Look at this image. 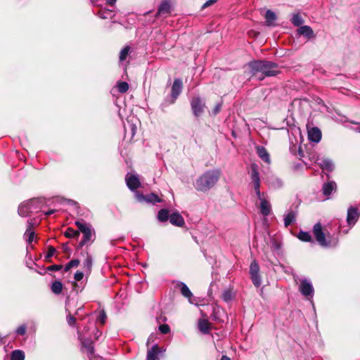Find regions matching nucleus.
<instances>
[{"instance_id":"1","label":"nucleus","mask_w":360,"mask_h":360,"mask_svg":"<svg viewBox=\"0 0 360 360\" xmlns=\"http://www.w3.org/2000/svg\"><path fill=\"white\" fill-rule=\"evenodd\" d=\"M248 65L250 69L252 75L262 73V77H259L260 80L263 79L265 77H273L279 73L278 64L269 60H254L250 62Z\"/></svg>"},{"instance_id":"2","label":"nucleus","mask_w":360,"mask_h":360,"mask_svg":"<svg viewBox=\"0 0 360 360\" xmlns=\"http://www.w3.org/2000/svg\"><path fill=\"white\" fill-rule=\"evenodd\" d=\"M220 176L219 169L207 170L196 179L194 187L198 191L207 192L217 184Z\"/></svg>"},{"instance_id":"3","label":"nucleus","mask_w":360,"mask_h":360,"mask_svg":"<svg viewBox=\"0 0 360 360\" xmlns=\"http://www.w3.org/2000/svg\"><path fill=\"white\" fill-rule=\"evenodd\" d=\"M313 233L318 243L323 248H335L338 243V238L330 234H326L320 223H316L313 227Z\"/></svg>"},{"instance_id":"4","label":"nucleus","mask_w":360,"mask_h":360,"mask_svg":"<svg viewBox=\"0 0 360 360\" xmlns=\"http://www.w3.org/2000/svg\"><path fill=\"white\" fill-rule=\"evenodd\" d=\"M75 225L77 226L79 231L83 233V238L77 247V250H79L84 245H88L94 241L92 227L89 224L86 223L84 220L76 221Z\"/></svg>"},{"instance_id":"5","label":"nucleus","mask_w":360,"mask_h":360,"mask_svg":"<svg viewBox=\"0 0 360 360\" xmlns=\"http://www.w3.org/2000/svg\"><path fill=\"white\" fill-rule=\"evenodd\" d=\"M299 290L303 296L309 300L312 298L314 294V289L311 281L306 278L300 280Z\"/></svg>"},{"instance_id":"6","label":"nucleus","mask_w":360,"mask_h":360,"mask_svg":"<svg viewBox=\"0 0 360 360\" xmlns=\"http://www.w3.org/2000/svg\"><path fill=\"white\" fill-rule=\"evenodd\" d=\"M250 275L252 283L257 288L262 284V278L259 274V266L256 260H253L250 266Z\"/></svg>"},{"instance_id":"7","label":"nucleus","mask_w":360,"mask_h":360,"mask_svg":"<svg viewBox=\"0 0 360 360\" xmlns=\"http://www.w3.org/2000/svg\"><path fill=\"white\" fill-rule=\"evenodd\" d=\"M191 107L193 115L198 117L203 113L205 103L200 96H195L191 100Z\"/></svg>"},{"instance_id":"8","label":"nucleus","mask_w":360,"mask_h":360,"mask_svg":"<svg viewBox=\"0 0 360 360\" xmlns=\"http://www.w3.org/2000/svg\"><path fill=\"white\" fill-rule=\"evenodd\" d=\"M183 89L182 80L179 78H176L174 80L172 91L170 103H174L179 96L181 94Z\"/></svg>"},{"instance_id":"9","label":"nucleus","mask_w":360,"mask_h":360,"mask_svg":"<svg viewBox=\"0 0 360 360\" xmlns=\"http://www.w3.org/2000/svg\"><path fill=\"white\" fill-rule=\"evenodd\" d=\"M135 196L136 200L140 202H146L154 205L156 204L157 202H161V199L154 193H150L144 195L143 194L140 193L139 192H136Z\"/></svg>"},{"instance_id":"10","label":"nucleus","mask_w":360,"mask_h":360,"mask_svg":"<svg viewBox=\"0 0 360 360\" xmlns=\"http://www.w3.org/2000/svg\"><path fill=\"white\" fill-rule=\"evenodd\" d=\"M315 162L319 165V167L322 169L325 172H331L335 169V165L333 162L328 158H317L315 160Z\"/></svg>"},{"instance_id":"11","label":"nucleus","mask_w":360,"mask_h":360,"mask_svg":"<svg viewBox=\"0 0 360 360\" xmlns=\"http://www.w3.org/2000/svg\"><path fill=\"white\" fill-rule=\"evenodd\" d=\"M125 181L127 187L131 191H135L136 188L141 186V182L138 175L127 174L125 177Z\"/></svg>"},{"instance_id":"12","label":"nucleus","mask_w":360,"mask_h":360,"mask_svg":"<svg viewBox=\"0 0 360 360\" xmlns=\"http://www.w3.org/2000/svg\"><path fill=\"white\" fill-rule=\"evenodd\" d=\"M165 352V349L158 347V344L153 345L148 349L146 360H159L158 355Z\"/></svg>"},{"instance_id":"13","label":"nucleus","mask_w":360,"mask_h":360,"mask_svg":"<svg viewBox=\"0 0 360 360\" xmlns=\"http://www.w3.org/2000/svg\"><path fill=\"white\" fill-rule=\"evenodd\" d=\"M359 217V212H358L357 208L354 207H350L348 208L347 214V222L349 226H354L356 223Z\"/></svg>"},{"instance_id":"14","label":"nucleus","mask_w":360,"mask_h":360,"mask_svg":"<svg viewBox=\"0 0 360 360\" xmlns=\"http://www.w3.org/2000/svg\"><path fill=\"white\" fill-rule=\"evenodd\" d=\"M171 12V6L169 0H162L158 6L155 17L168 15Z\"/></svg>"},{"instance_id":"15","label":"nucleus","mask_w":360,"mask_h":360,"mask_svg":"<svg viewBox=\"0 0 360 360\" xmlns=\"http://www.w3.org/2000/svg\"><path fill=\"white\" fill-rule=\"evenodd\" d=\"M125 136L129 134L130 139H133L136 133V125L133 122V118L127 119V123L124 124Z\"/></svg>"},{"instance_id":"16","label":"nucleus","mask_w":360,"mask_h":360,"mask_svg":"<svg viewBox=\"0 0 360 360\" xmlns=\"http://www.w3.org/2000/svg\"><path fill=\"white\" fill-rule=\"evenodd\" d=\"M322 137V134L319 128L316 127L308 129V139L309 141L319 143Z\"/></svg>"},{"instance_id":"17","label":"nucleus","mask_w":360,"mask_h":360,"mask_svg":"<svg viewBox=\"0 0 360 360\" xmlns=\"http://www.w3.org/2000/svg\"><path fill=\"white\" fill-rule=\"evenodd\" d=\"M297 216V210H290L283 216L284 226L288 227L296 221Z\"/></svg>"},{"instance_id":"18","label":"nucleus","mask_w":360,"mask_h":360,"mask_svg":"<svg viewBox=\"0 0 360 360\" xmlns=\"http://www.w3.org/2000/svg\"><path fill=\"white\" fill-rule=\"evenodd\" d=\"M176 286L180 290L181 295L184 297H186L191 304H193V301L192 300L193 293L191 292V291L190 290L188 287L186 285V284L184 283V282H178L176 284Z\"/></svg>"},{"instance_id":"19","label":"nucleus","mask_w":360,"mask_h":360,"mask_svg":"<svg viewBox=\"0 0 360 360\" xmlns=\"http://www.w3.org/2000/svg\"><path fill=\"white\" fill-rule=\"evenodd\" d=\"M26 202L29 205L30 210L32 213L38 212L43 205V201L39 198H33Z\"/></svg>"},{"instance_id":"20","label":"nucleus","mask_w":360,"mask_h":360,"mask_svg":"<svg viewBox=\"0 0 360 360\" xmlns=\"http://www.w3.org/2000/svg\"><path fill=\"white\" fill-rule=\"evenodd\" d=\"M297 32L300 35H303L308 39H312L315 37V34L314 33L313 30L309 25H302L299 27L297 30Z\"/></svg>"},{"instance_id":"21","label":"nucleus","mask_w":360,"mask_h":360,"mask_svg":"<svg viewBox=\"0 0 360 360\" xmlns=\"http://www.w3.org/2000/svg\"><path fill=\"white\" fill-rule=\"evenodd\" d=\"M170 223L176 226L182 227L184 225V219L182 216L178 213H172L169 217Z\"/></svg>"},{"instance_id":"22","label":"nucleus","mask_w":360,"mask_h":360,"mask_svg":"<svg viewBox=\"0 0 360 360\" xmlns=\"http://www.w3.org/2000/svg\"><path fill=\"white\" fill-rule=\"evenodd\" d=\"M260 200V212L262 215L268 216L271 213V206L268 200L261 196Z\"/></svg>"},{"instance_id":"23","label":"nucleus","mask_w":360,"mask_h":360,"mask_svg":"<svg viewBox=\"0 0 360 360\" xmlns=\"http://www.w3.org/2000/svg\"><path fill=\"white\" fill-rule=\"evenodd\" d=\"M81 254H82V255L85 257L84 261L83 262V267L84 269V271L86 273H90L91 268H92V264H93L92 257L89 254L88 252H85L84 253L82 252Z\"/></svg>"},{"instance_id":"24","label":"nucleus","mask_w":360,"mask_h":360,"mask_svg":"<svg viewBox=\"0 0 360 360\" xmlns=\"http://www.w3.org/2000/svg\"><path fill=\"white\" fill-rule=\"evenodd\" d=\"M336 187L337 186L335 181H331L325 183L322 187L323 194L325 196H329L333 191L336 190Z\"/></svg>"},{"instance_id":"25","label":"nucleus","mask_w":360,"mask_h":360,"mask_svg":"<svg viewBox=\"0 0 360 360\" xmlns=\"http://www.w3.org/2000/svg\"><path fill=\"white\" fill-rule=\"evenodd\" d=\"M256 149L258 156L265 162L269 164L271 162L270 156L266 148L264 146H258Z\"/></svg>"},{"instance_id":"26","label":"nucleus","mask_w":360,"mask_h":360,"mask_svg":"<svg viewBox=\"0 0 360 360\" xmlns=\"http://www.w3.org/2000/svg\"><path fill=\"white\" fill-rule=\"evenodd\" d=\"M18 214L20 217H27L31 212V210L29 209V205L27 202H22L18 207Z\"/></svg>"},{"instance_id":"27","label":"nucleus","mask_w":360,"mask_h":360,"mask_svg":"<svg viewBox=\"0 0 360 360\" xmlns=\"http://www.w3.org/2000/svg\"><path fill=\"white\" fill-rule=\"evenodd\" d=\"M98 16L102 19L112 18L115 14L112 10L101 8L97 13Z\"/></svg>"},{"instance_id":"28","label":"nucleus","mask_w":360,"mask_h":360,"mask_svg":"<svg viewBox=\"0 0 360 360\" xmlns=\"http://www.w3.org/2000/svg\"><path fill=\"white\" fill-rule=\"evenodd\" d=\"M198 329L203 334H208L210 333V323L206 319H200L198 321Z\"/></svg>"},{"instance_id":"29","label":"nucleus","mask_w":360,"mask_h":360,"mask_svg":"<svg viewBox=\"0 0 360 360\" xmlns=\"http://www.w3.org/2000/svg\"><path fill=\"white\" fill-rule=\"evenodd\" d=\"M28 223V227L25 231V233H24V238L26 240V241L30 244L32 243L33 240H34V232L33 231L31 230V223L30 221L27 222Z\"/></svg>"},{"instance_id":"30","label":"nucleus","mask_w":360,"mask_h":360,"mask_svg":"<svg viewBox=\"0 0 360 360\" xmlns=\"http://www.w3.org/2000/svg\"><path fill=\"white\" fill-rule=\"evenodd\" d=\"M82 347L85 348L89 355H93L94 352V347L93 342L91 340L86 339L82 342Z\"/></svg>"},{"instance_id":"31","label":"nucleus","mask_w":360,"mask_h":360,"mask_svg":"<svg viewBox=\"0 0 360 360\" xmlns=\"http://www.w3.org/2000/svg\"><path fill=\"white\" fill-rule=\"evenodd\" d=\"M266 23L268 26H273L274 21L276 20V15L274 12L267 10L265 14Z\"/></svg>"},{"instance_id":"32","label":"nucleus","mask_w":360,"mask_h":360,"mask_svg":"<svg viewBox=\"0 0 360 360\" xmlns=\"http://www.w3.org/2000/svg\"><path fill=\"white\" fill-rule=\"evenodd\" d=\"M169 213L167 209H161L158 213V219L160 222H165L169 219Z\"/></svg>"},{"instance_id":"33","label":"nucleus","mask_w":360,"mask_h":360,"mask_svg":"<svg viewBox=\"0 0 360 360\" xmlns=\"http://www.w3.org/2000/svg\"><path fill=\"white\" fill-rule=\"evenodd\" d=\"M51 291L56 295H60L63 290V283L60 281H55L51 285Z\"/></svg>"},{"instance_id":"34","label":"nucleus","mask_w":360,"mask_h":360,"mask_svg":"<svg viewBox=\"0 0 360 360\" xmlns=\"http://www.w3.org/2000/svg\"><path fill=\"white\" fill-rule=\"evenodd\" d=\"M25 356L22 350L15 349L11 352V360H25Z\"/></svg>"},{"instance_id":"35","label":"nucleus","mask_w":360,"mask_h":360,"mask_svg":"<svg viewBox=\"0 0 360 360\" xmlns=\"http://www.w3.org/2000/svg\"><path fill=\"white\" fill-rule=\"evenodd\" d=\"M290 21L296 27H300L304 23V20L299 13L292 14Z\"/></svg>"},{"instance_id":"36","label":"nucleus","mask_w":360,"mask_h":360,"mask_svg":"<svg viewBox=\"0 0 360 360\" xmlns=\"http://www.w3.org/2000/svg\"><path fill=\"white\" fill-rule=\"evenodd\" d=\"M251 179L252 183L260 181L259 174L256 165L251 166Z\"/></svg>"},{"instance_id":"37","label":"nucleus","mask_w":360,"mask_h":360,"mask_svg":"<svg viewBox=\"0 0 360 360\" xmlns=\"http://www.w3.org/2000/svg\"><path fill=\"white\" fill-rule=\"evenodd\" d=\"M64 236L68 238H78L79 236V231L75 230L72 228H68L64 233Z\"/></svg>"},{"instance_id":"38","label":"nucleus","mask_w":360,"mask_h":360,"mask_svg":"<svg viewBox=\"0 0 360 360\" xmlns=\"http://www.w3.org/2000/svg\"><path fill=\"white\" fill-rule=\"evenodd\" d=\"M297 238L303 242L311 241V236L307 231H300L297 234Z\"/></svg>"},{"instance_id":"39","label":"nucleus","mask_w":360,"mask_h":360,"mask_svg":"<svg viewBox=\"0 0 360 360\" xmlns=\"http://www.w3.org/2000/svg\"><path fill=\"white\" fill-rule=\"evenodd\" d=\"M118 91L121 94L126 93L129 90V84L126 82H119L117 84Z\"/></svg>"},{"instance_id":"40","label":"nucleus","mask_w":360,"mask_h":360,"mask_svg":"<svg viewBox=\"0 0 360 360\" xmlns=\"http://www.w3.org/2000/svg\"><path fill=\"white\" fill-rule=\"evenodd\" d=\"M79 264V260L77 259H74L70 260L68 263L65 265L64 271L65 272L68 271L71 268L76 267Z\"/></svg>"},{"instance_id":"41","label":"nucleus","mask_w":360,"mask_h":360,"mask_svg":"<svg viewBox=\"0 0 360 360\" xmlns=\"http://www.w3.org/2000/svg\"><path fill=\"white\" fill-rule=\"evenodd\" d=\"M129 51H130V47L128 46H125L124 48H123L121 50L120 53V61H124V60H126L127 56L129 53Z\"/></svg>"},{"instance_id":"42","label":"nucleus","mask_w":360,"mask_h":360,"mask_svg":"<svg viewBox=\"0 0 360 360\" xmlns=\"http://www.w3.org/2000/svg\"><path fill=\"white\" fill-rule=\"evenodd\" d=\"M27 326L25 324H22L19 326L15 333L17 335H24L26 333Z\"/></svg>"},{"instance_id":"43","label":"nucleus","mask_w":360,"mask_h":360,"mask_svg":"<svg viewBox=\"0 0 360 360\" xmlns=\"http://www.w3.org/2000/svg\"><path fill=\"white\" fill-rule=\"evenodd\" d=\"M107 319L106 313L104 310H101L99 312V315L97 318V321H99L102 325H103L105 323Z\"/></svg>"},{"instance_id":"44","label":"nucleus","mask_w":360,"mask_h":360,"mask_svg":"<svg viewBox=\"0 0 360 360\" xmlns=\"http://www.w3.org/2000/svg\"><path fill=\"white\" fill-rule=\"evenodd\" d=\"M254 189L255 191L256 195L258 198V199H261V196H262V193L260 192L259 187H260V181L253 183Z\"/></svg>"},{"instance_id":"45","label":"nucleus","mask_w":360,"mask_h":360,"mask_svg":"<svg viewBox=\"0 0 360 360\" xmlns=\"http://www.w3.org/2000/svg\"><path fill=\"white\" fill-rule=\"evenodd\" d=\"M159 330L162 334H167L170 330V328L167 324H162L159 326Z\"/></svg>"},{"instance_id":"46","label":"nucleus","mask_w":360,"mask_h":360,"mask_svg":"<svg viewBox=\"0 0 360 360\" xmlns=\"http://www.w3.org/2000/svg\"><path fill=\"white\" fill-rule=\"evenodd\" d=\"M67 322L68 323L69 326H75V323L76 322V319L72 316L70 314H69L68 316H67Z\"/></svg>"},{"instance_id":"47","label":"nucleus","mask_w":360,"mask_h":360,"mask_svg":"<svg viewBox=\"0 0 360 360\" xmlns=\"http://www.w3.org/2000/svg\"><path fill=\"white\" fill-rule=\"evenodd\" d=\"M56 252V249L53 246L49 247L48 252L46 255V259L51 258Z\"/></svg>"},{"instance_id":"48","label":"nucleus","mask_w":360,"mask_h":360,"mask_svg":"<svg viewBox=\"0 0 360 360\" xmlns=\"http://www.w3.org/2000/svg\"><path fill=\"white\" fill-rule=\"evenodd\" d=\"M224 300L228 302L231 300V294L229 291H224L222 295Z\"/></svg>"},{"instance_id":"49","label":"nucleus","mask_w":360,"mask_h":360,"mask_svg":"<svg viewBox=\"0 0 360 360\" xmlns=\"http://www.w3.org/2000/svg\"><path fill=\"white\" fill-rule=\"evenodd\" d=\"M221 105H222L221 103H217L215 105V107L212 110V114L214 115H216L219 112V111L221 110Z\"/></svg>"},{"instance_id":"50","label":"nucleus","mask_w":360,"mask_h":360,"mask_svg":"<svg viewBox=\"0 0 360 360\" xmlns=\"http://www.w3.org/2000/svg\"><path fill=\"white\" fill-rule=\"evenodd\" d=\"M170 98H171V96L170 97H168V98H166L164 101L161 104V108L163 109L165 108H167V106H169V105H172V103H170Z\"/></svg>"},{"instance_id":"51","label":"nucleus","mask_w":360,"mask_h":360,"mask_svg":"<svg viewBox=\"0 0 360 360\" xmlns=\"http://www.w3.org/2000/svg\"><path fill=\"white\" fill-rule=\"evenodd\" d=\"M62 268H63L62 265L54 264V265H51V266H49L47 268V269L49 271H58V270H60Z\"/></svg>"},{"instance_id":"52","label":"nucleus","mask_w":360,"mask_h":360,"mask_svg":"<svg viewBox=\"0 0 360 360\" xmlns=\"http://www.w3.org/2000/svg\"><path fill=\"white\" fill-rule=\"evenodd\" d=\"M84 277V273L82 271H77L75 274L74 278L76 281H81Z\"/></svg>"},{"instance_id":"53","label":"nucleus","mask_w":360,"mask_h":360,"mask_svg":"<svg viewBox=\"0 0 360 360\" xmlns=\"http://www.w3.org/2000/svg\"><path fill=\"white\" fill-rule=\"evenodd\" d=\"M217 0H208L202 6V8H207L212 4H214Z\"/></svg>"},{"instance_id":"54","label":"nucleus","mask_w":360,"mask_h":360,"mask_svg":"<svg viewBox=\"0 0 360 360\" xmlns=\"http://www.w3.org/2000/svg\"><path fill=\"white\" fill-rule=\"evenodd\" d=\"M102 335L101 331H100L98 329L96 330V333L94 334V338L96 340H98L99 337Z\"/></svg>"},{"instance_id":"55","label":"nucleus","mask_w":360,"mask_h":360,"mask_svg":"<svg viewBox=\"0 0 360 360\" xmlns=\"http://www.w3.org/2000/svg\"><path fill=\"white\" fill-rule=\"evenodd\" d=\"M63 250L65 252H69L70 251L69 247H68V243H65L63 245Z\"/></svg>"},{"instance_id":"56","label":"nucleus","mask_w":360,"mask_h":360,"mask_svg":"<svg viewBox=\"0 0 360 360\" xmlns=\"http://www.w3.org/2000/svg\"><path fill=\"white\" fill-rule=\"evenodd\" d=\"M65 201L69 204V205H77V202L72 200H70V199H66L65 200Z\"/></svg>"},{"instance_id":"57","label":"nucleus","mask_w":360,"mask_h":360,"mask_svg":"<svg viewBox=\"0 0 360 360\" xmlns=\"http://www.w3.org/2000/svg\"><path fill=\"white\" fill-rule=\"evenodd\" d=\"M55 212H56V210H50L46 212L44 214H45V215L49 216V215H51L52 214H54Z\"/></svg>"},{"instance_id":"58","label":"nucleus","mask_w":360,"mask_h":360,"mask_svg":"<svg viewBox=\"0 0 360 360\" xmlns=\"http://www.w3.org/2000/svg\"><path fill=\"white\" fill-rule=\"evenodd\" d=\"M117 0H106L108 4L113 6L116 3Z\"/></svg>"},{"instance_id":"59","label":"nucleus","mask_w":360,"mask_h":360,"mask_svg":"<svg viewBox=\"0 0 360 360\" xmlns=\"http://www.w3.org/2000/svg\"><path fill=\"white\" fill-rule=\"evenodd\" d=\"M92 4L95 6H98L99 4H98V1L97 0H91Z\"/></svg>"},{"instance_id":"60","label":"nucleus","mask_w":360,"mask_h":360,"mask_svg":"<svg viewBox=\"0 0 360 360\" xmlns=\"http://www.w3.org/2000/svg\"><path fill=\"white\" fill-rule=\"evenodd\" d=\"M221 360H231V359L226 355H223L221 358Z\"/></svg>"},{"instance_id":"61","label":"nucleus","mask_w":360,"mask_h":360,"mask_svg":"<svg viewBox=\"0 0 360 360\" xmlns=\"http://www.w3.org/2000/svg\"><path fill=\"white\" fill-rule=\"evenodd\" d=\"M152 339H153V335H150V336L148 338V341H147V345H149V342H150V340H152Z\"/></svg>"},{"instance_id":"62","label":"nucleus","mask_w":360,"mask_h":360,"mask_svg":"<svg viewBox=\"0 0 360 360\" xmlns=\"http://www.w3.org/2000/svg\"><path fill=\"white\" fill-rule=\"evenodd\" d=\"M82 309V308H79V309L77 310V311H76L75 314H76V315H78V314H79V311H81Z\"/></svg>"},{"instance_id":"63","label":"nucleus","mask_w":360,"mask_h":360,"mask_svg":"<svg viewBox=\"0 0 360 360\" xmlns=\"http://www.w3.org/2000/svg\"><path fill=\"white\" fill-rule=\"evenodd\" d=\"M0 342H1V343H4V342H3V338H1V337H0Z\"/></svg>"}]
</instances>
